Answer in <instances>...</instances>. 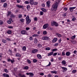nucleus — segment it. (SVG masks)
Masks as SVG:
<instances>
[{"mask_svg": "<svg viewBox=\"0 0 77 77\" xmlns=\"http://www.w3.org/2000/svg\"><path fill=\"white\" fill-rule=\"evenodd\" d=\"M14 59H13L12 60H11V63H14Z\"/></svg>", "mask_w": 77, "mask_h": 77, "instance_id": "13d9d810", "label": "nucleus"}, {"mask_svg": "<svg viewBox=\"0 0 77 77\" xmlns=\"http://www.w3.org/2000/svg\"><path fill=\"white\" fill-rule=\"evenodd\" d=\"M34 20L35 21H38V18L36 17H35L34 18Z\"/></svg>", "mask_w": 77, "mask_h": 77, "instance_id": "ea45409f", "label": "nucleus"}, {"mask_svg": "<svg viewBox=\"0 0 77 77\" xmlns=\"http://www.w3.org/2000/svg\"><path fill=\"white\" fill-rule=\"evenodd\" d=\"M58 50L56 48H54L52 50V51H57Z\"/></svg>", "mask_w": 77, "mask_h": 77, "instance_id": "f704fd0d", "label": "nucleus"}, {"mask_svg": "<svg viewBox=\"0 0 77 77\" xmlns=\"http://www.w3.org/2000/svg\"><path fill=\"white\" fill-rule=\"evenodd\" d=\"M51 62H53V61H54V60L53 59V58H51Z\"/></svg>", "mask_w": 77, "mask_h": 77, "instance_id": "338daca9", "label": "nucleus"}, {"mask_svg": "<svg viewBox=\"0 0 77 77\" xmlns=\"http://www.w3.org/2000/svg\"><path fill=\"white\" fill-rule=\"evenodd\" d=\"M34 74L32 72H29V75H31V76H33Z\"/></svg>", "mask_w": 77, "mask_h": 77, "instance_id": "473e14b6", "label": "nucleus"}, {"mask_svg": "<svg viewBox=\"0 0 77 77\" xmlns=\"http://www.w3.org/2000/svg\"><path fill=\"white\" fill-rule=\"evenodd\" d=\"M17 7V8H23V6L21 5H16Z\"/></svg>", "mask_w": 77, "mask_h": 77, "instance_id": "f8f14e48", "label": "nucleus"}, {"mask_svg": "<svg viewBox=\"0 0 77 77\" xmlns=\"http://www.w3.org/2000/svg\"><path fill=\"white\" fill-rule=\"evenodd\" d=\"M76 20V19L75 18H73L72 19V20L73 21H75Z\"/></svg>", "mask_w": 77, "mask_h": 77, "instance_id": "0e129e2a", "label": "nucleus"}, {"mask_svg": "<svg viewBox=\"0 0 77 77\" xmlns=\"http://www.w3.org/2000/svg\"><path fill=\"white\" fill-rule=\"evenodd\" d=\"M62 56H65V52H62Z\"/></svg>", "mask_w": 77, "mask_h": 77, "instance_id": "c03bdc74", "label": "nucleus"}, {"mask_svg": "<svg viewBox=\"0 0 77 77\" xmlns=\"http://www.w3.org/2000/svg\"><path fill=\"white\" fill-rule=\"evenodd\" d=\"M43 35H46L47 34V31H44L43 32Z\"/></svg>", "mask_w": 77, "mask_h": 77, "instance_id": "7c9ffc66", "label": "nucleus"}, {"mask_svg": "<svg viewBox=\"0 0 77 77\" xmlns=\"http://www.w3.org/2000/svg\"><path fill=\"white\" fill-rule=\"evenodd\" d=\"M70 54H71V53H70V52H67L66 53V56H69L70 55Z\"/></svg>", "mask_w": 77, "mask_h": 77, "instance_id": "ddd939ff", "label": "nucleus"}, {"mask_svg": "<svg viewBox=\"0 0 77 77\" xmlns=\"http://www.w3.org/2000/svg\"><path fill=\"white\" fill-rule=\"evenodd\" d=\"M51 65V62H49V64L47 66H50Z\"/></svg>", "mask_w": 77, "mask_h": 77, "instance_id": "5fc2aeb1", "label": "nucleus"}, {"mask_svg": "<svg viewBox=\"0 0 77 77\" xmlns=\"http://www.w3.org/2000/svg\"><path fill=\"white\" fill-rule=\"evenodd\" d=\"M2 41L4 43V44H5L6 43V40H5L4 39H2Z\"/></svg>", "mask_w": 77, "mask_h": 77, "instance_id": "6ab92c4d", "label": "nucleus"}, {"mask_svg": "<svg viewBox=\"0 0 77 77\" xmlns=\"http://www.w3.org/2000/svg\"><path fill=\"white\" fill-rule=\"evenodd\" d=\"M38 50L37 49H33L32 50V53H36V52H38Z\"/></svg>", "mask_w": 77, "mask_h": 77, "instance_id": "423d86ee", "label": "nucleus"}, {"mask_svg": "<svg viewBox=\"0 0 77 77\" xmlns=\"http://www.w3.org/2000/svg\"><path fill=\"white\" fill-rule=\"evenodd\" d=\"M24 69H29V67L26 66L24 68Z\"/></svg>", "mask_w": 77, "mask_h": 77, "instance_id": "c756f323", "label": "nucleus"}, {"mask_svg": "<svg viewBox=\"0 0 77 77\" xmlns=\"http://www.w3.org/2000/svg\"><path fill=\"white\" fill-rule=\"evenodd\" d=\"M20 21H21V22H22V23H23L24 21V20L23 19H20Z\"/></svg>", "mask_w": 77, "mask_h": 77, "instance_id": "c9c22d12", "label": "nucleus"}, {"mask_svg": "<svg viewBox=\"0 0 77 77\" xmlns=\"http://www.w3.org/2000/svg\"><path fill=\"white\" fill-rule=\"evenodd\" d=\"M51 25L52 26H56V27H57V26H59V24H58V23H57L56 22L54 21H52Z\"/></svg>", "mask_w": 77, "mask_h": 77, "instance_id": "7ed1b4c3", "label": "nucleus"}, {"mask_svg": "<svg viewBox=\"0 0 77 77\" xmlns=\"http://www.w3.org/2000/svg\"><path fill=\"white\" fill-rule=\"evenodd\" d=\"M38 36V35L36 34H34L32 35V36L33 37H35L36 36Z\"/></svg>", "mask_w": 77, "mask_h": 77, "instance_id": "8fccbe9b", "label": "nucleus"}, {"mask_svg": "<svg viewBox=\"0 0 77 77\" xmlns=\"http://www.w3.org/2000/svg\"><path fill=\"white\" fill-rule=\"evenodd\" d=\"M50 2L49 1L47 2V5L48 6H50Z\"/></svg>", "mask_w": 77, "mask_h": 77, "instance_id": "4be33fe9", "label": "nucleus"}, {"mask_svg": "<svg viewBox=\"0 0 77 77\" xmlns=\"http://www.w3.org/2000/svg\"><path fill=\"white\" fill-rule=\"evenodd\" d=\"M6 0H1V2L2 3H3L4 2H5L6 1Z\"/></svg>", "mask_w": 77, "mask_h": 77, "instance_id": "09e8293b", "label": "nucleus"}, {"mask_svg": "<svg viewBox=\"0 0 77 77\" xmlns=\"http://www.w3.org/2000/svg\"><path fill=\"white\" fill-rule=\"evenodd\" d=\"M57 41V38H55L52 40V42L53 43H54V42H56Z\"/></svg>", "mask_w": 77, "mask_h": 77, "instance_id": "9d476101", "label": "nucleus"}, {"mask_svg": "<svg viewBox=\"0 0 77 77\" xmlns=\"http://www.w3.org/2000/svg\"><path fill=\"white\" fill-rule=\"evenodd\" d=\"M21 33L22 34V35H28L27 32H26V31L23 30L21 32Z\"/></svg>", "mask_w": 77, "mask_h": 77, "instance_id": "39448f33", "label": "nucleus"}, {"mask_svg": "<svg viewBox=\"0 0 77 77\" xmlns=\"http://www.w3.org/2000/svg\"><path fill=\"white\" fill-rule=\"evenodd\" d=\"M38 42V40L36 38L34 39V43L35 44H36Z\"/></svg>", "mask_w": 77, "mask_h": 77, "instance_id": "4468645a", "label": "nucleus"}, {"mask_svg": "<svg viewBox=\"0 0 77 77\" xmlns=\"http://www.w3.org/2000/svg\"><path fill=\"white\" fill-rule=\"evenodd\" d=\"M4 71L5 72H6V73H8L9 72V71H8V69H4Z\"/></svg>", "mask_w": 77, "mask_h": 77, "instance_id": "2f4dec72", "label": "nucleus"}, {"mask_svg": "<svg viewBox=\"0 0 77 77\" xmlns=\"http://www.w3.org/2000/svg\"><path fill=\"white\" fill-rule=\"evenodd\" d=\"M56 35L57 36H58V37H60H60H61V35H60V34L57 33Z\"/></svg>", "mask_w": 77, "mask_h": 77, "instance_id": "393cba45", "label": "nucleus"}, {"mask_svg": "<svg viewBox=\"0 0 77 77\" xmlns=\"http://www.w3.org/2000/svg\"><path fill=\"white\" fill-rule=\"evenodd\" d=\"M7 23H8V24H11V21L8 20L7 21Z\"/></svg>", "mask_w": 77, "mask_h": 77, "instance_id": "49530a36", "label": "nucleus"}, {"mask_svg": "<svg viewBox=\"0 0 77 77\" xmlns=\"http://www.w3.org/2000/svg\"><path fill=\"white\" fill-rule=\"evenodd\" d=\"M61 68H62V69H63V70H64V71H67V70L68 69L67 68L63 67H61Z\"/></svg>", "mask_w": 77, "mask_h": 77, "instance_id": "2eb2a0df", "label": "nucleus"}, {"mask_svg": "<svg viewBox=\"0 0 77 77\" xmlns=\"http://www.w3.org/2000/svg\"><path fill=\"white\" fill-rule=\"evenodd\" d=\"M46 50H50V48H45Z\"/></svg>", "mask_w": 77, "mask_h": 77, "instance_id": "37998d69", "label": "nucleus"}, {"mask_svg": "<svg viewBox=\"0 0 77 77\" xmlns=\"http://www.w3.org/2000/svg\"><path fill=\"white\" fill-rule=\"evenodd\" d=\"M29 29H30V28L29 27L26 28V30H29Z\"/></svg>", "mask_w": 77, "mask_h": 77, "instance_id": "e2e57ef3", "label": "nucleus"}, {"mask_svg": "<svg viewBox=\"0 0 77 77\" xmlns=\"http://www.w3.org/2000/svg\"><path fill=\"white\" fill-rule=\"evenodd\" d=\"M75 35L72 36V37H71V39H75Z\"/></svg>", "mask_w": 77, "mask_h": 77, "instance_id": "bb28decb", "label": "nucleus"}, {"mask_svg": "<svg viewBox=\"0 0 77 77\" xmlns=\"http://www.w3.org/2000/svg\"><path fill=\"white\" fill-rule=\"evenodd\" d=\"M3 6L4 7H6V6H7V3H5L4 4Z\"/></svg>", "mask_w": 77, "mask_h": 77, "instance_id": "58836bf2", "label": "nucleus"}, {"mask_svg": "<svg viewBox=\"0 0 77 77\" xmlns=\"http://www.w3.org/2000/svg\"><path fill=\"white\" fill-rule=\"evenodd\" d=\"M40 14L41 15H44V12L42 11H40Z\"/></svg>", "mask_w": 77, "mask_h": 77, "instance_id": "e433bc0d", "label": "nucleus"}, {"mask_svg": "<svg viewBox=\"0 0 77 77\" xmlns=\"http://www.w3.org/2000/svg\"><path fill=\"white\" fill-rule=\"evenodd\" d=\"M53 54V52H50L49 53H48V56H52Z\"/></svg>", "mask_w": 77, "mask_h": 77, "instance_id": "1a4fd4ad", "label": "nucleus"}, {"mask_svg": "<svg viewBox=\"0 0 77 77\" xmlns=\"http://www.w3.org/2000/svg\"><path fill=\"white\" fill-rule=\"evenodd\" d=\"M8 27V28H9V29H12L14 27L12 26H9Z\"/></svg>", "mask_w": 77, "mask_h": 77, "instance_id": "de8ad7c7", "label": "nucleus"}, {"mask_svg": "<svg viewBox=\"0 0 77 77\" xmlns=\"http://www.w3.org/2000/svg\"><path fill=\"white\" fill-rule=\"evenodd\" d=\"M3 76H4V77H9V75H8V74H7L4 73V74H3Z\"/></svg>", "mask_w": 77, "mask_h": 77, "instance_id": "9b49d317", "label": "nucleus"}, {"mask_svg": "<svg viewBox=\"0 0 77 77\" xmlns=\"http://www.w3.org/2000/svg\"><path fill=\"white\" fill-rule=\"evenodd\" d=\"M37 56L38 57V58H39V59H41V55L40 54H38L37 55Z\"/></svg>", "mask_w": 77, "mask_h": 77, "instance_id": "aec40b11", "label": "nucleus"}, {"mask_svg": "<svg viewBox=\"0 0 77 77\" xmlns=\"http://www.w3.org/2000/svg\"><path fill=\"white\" fill-rule=\"evenodd\" d=\"M38 47L39 48L41 47H42V45L41 44H38Z\"/></svg>", "mask_w": 77, "mask_h": 77, "instance_id": "72a5a7b5", "label": "nucleus"}, {"mask_svg": "<svg viewBox=\"0 0 77 77\" xmlns=\"http://www.w3.org/2000/svg\"><path fill=\"white\" fill-rule=\"evenodd\" d=\"M26 46H24L22 48V50H23V51H26Z\"/></svg>", "mask_w": 77, "mask_h": 77, "instance_id": "412c9836", "label": "nucleus"}, {"mask_svg": "<svg viewBox=\"0 0 77 77\" xmlns=\"http://www.w3.org/2000/svg\"><path fill=\"white\" fill-rule=\"evenodd\" d=\"M8 14H7V16H9V15L11 14V13L10 11H8Z\"/></svg>", "mask_w": 77, "mask_h": 77, "instance_id": "603ef678", "label": "nucleus"}, {"mask_svg": "<svg viewBox=\"0 0 77 77\" xmlns=\"http://www.w3.org/2000/svg\"><path fill=\"white\" fill-rule=\"evenodd\" d=\"M38 4V3L37 2H34V5H37Z\"/></svg>", "mask_w": 77, "mask_h": 77, "instance_id": "a19ab883", "label": "nucleus"}, {"mask_svg": "<svg viewBox=\"0 0 77 77\" xmlns=\"http://www.w3.org/2000/svg\"><path fill=\"white\" fill-rule=\"evenodd\" d=\"M42 11H43V12H47V10L45 8H42Z\"/></svg>", "mask_w": 77, "mask_h": 77, "instance_id": "dca6fc26", "label": "nucleus"}, {"mask_svg": "<svg viewBox=\"0 0 77 77\" xmlns=\"http://www.w3.org/2000/svg\"><path fill=\"white\" fill-rule=\"evenodd\" d=\"M49 37L47 36H44L42 38V39L45 41H48V40H49Z\"/></svg>", "mask_w": 77, "mask_h": 77, "instance_id": "20e7f679", "label": "nucleus"}, {"mask_svg": "<svg viewBox=\"0 0 77 77\" xmlns=\"http://www.w3.org/2000/svg\"><path fill=\"white\" fill-rule=\"evenodd\" d=\"M76 8V7H71L69 8V10L71 12H72L73 10V9H75Z\"/></svg>", "mask_w": 77, "mask_h": 77, "instance_id": "0eeeda50", "label": "nucleus"}, {"mask_svg": "<svg viewBox=\"0 0 77 77\" xmlns=\"http://www.w3.org/2000/svg\"><path fill=\"white\" fill-rule=\"evenodd\" d=\"M42 7H45V4H42Z\"/></svg>", "mask_w": 77, "mask_h": 77, "instance_id": "774afa93", "label": "nucleus"}, {"mask_svg": "<svg viewBox=\"0 0 77 77\" xmlns=\"http://www.w3.org/2000/svg\"><path fill=\"white\" fill-rule=\"evenodd\" d=\"M34 2L33 1H30V3L31 5H34Z\"/></svg>", "mask_w": 77, "mask_h": 77, "instance_id": "a211bd4d", "label": "nucleus"}, {"mask_svg": "<svg viewBox=\"0 0 77 77\" xmlns=\"http://www.w3.org/2000/svg\"><path fill=\"white\" fill-rule=\"evenodd\" d=\"M57 53H55L54 54H53V56H56V55H57Z\"/></svg>", "mask_w": 77, "mask_h": 77, "instance_id": "6e6d98bb", "label": "nucleus"}, {"mask_svg": "<svg viewBox=\"0 0 77 77\" xmlns=\"http://www.w3.org/2000/svg\"><path fill=\"white\" fill-rule=\"evenodd\" d=\"M29 39L30 41L32 40H33V38H32V37H30L29 38Z\"/></svg>", "mask_w": 77, "mask_h": 77, "instance_id": "bf43d9fd", "label": "nucleus"}, {"mask_svg": "<svg viewBox=\"0 0 77 77\" xmlns=\"http://www.w3.org/2000/svg\"><path fill=\"white\" fill-rule=\"evenodd\" d=\"M48 24H46L43 26V27L44 29H46V28H47V27H48Z\"/></svg>", "mask_w": 77, "mask_h": 77, "instance_id": "6e6552de", "label": "nucleus"}, {"mask_svg": "<svg viewBox=\"0 0 77 77\" xmlns=\"http://www.w3.org/2000/svg\"><path fill=\"white\" fill-rule=\"evenodd\" d=\"M33 61L34 63H36V62H38V60L36 59L33 60Z\"/></svg>", "mask_w": 77, "mask_h": 77, "instance_id": "c85d7f7f", "label": "nucleus"}, {"mask_svg": "<svg viewBox=\"0 0 77 77\" xmlns=\"http://www.w3.org/2000/svg\"><path fill=\"white\" fill-rule=\"evenodd\" d=\"M17 3H20L21 2V0H17Z\"/></svg>", "mask_w": 77, "mask_h": 77, "instance_id": "69168bd1", "label": "nucleus"}, {"mask_svg": "<svg viewBox=\"0 0 77 77\" xmlns=\"http://www.w3.org/2000/svg\"><path fill=\"white\" fill-rule=\"evenodd\" d=\"M48 77H51V74L48 75Z\"/></svg>", "mask_w": 77, "mask_h": 77, "instance_id": "680f3d73", "label": "nucleus"}, {"mask_svg": "<svg viewBox=\"0 0 77 77\" xmlns=\"http://www.w3.org/2000/svg\"><path fill=\"white\" fill-rule=\"evenodd\" d=\"M16 56L17 57H21V55L18 53H17L16 54Z\"/></svg>", "mask_w": 77, "mask_h": 77, "instance_id": "a878e982", "label": "nucleus"}, {"mask_svg": "<svg viewBox=\"0 0 77 77\" xmlns=\"http://www.w3.org/2000/svg\"><path fill=\"white\" fill-rule=\"evenodd\" d=\"M27 62L29 63H31V61L29 60H27Z\"/></svg>", "mask_w": 77, "mask_h": 77, "instance_id": "79ce46f5", "label": "nucleus"}, {"mask_svg": "<svg viewBox=\"0 0 77 77\" xmlns=\"http://www.w3.org/2000/svg\"><path fill=\"white\" fill-rule=\"evenodd\" d=\"M26 8L27 9H30V5H28L26 7Z\"/></svg>", "mask_w": 77, "mask_h": 77, "instance_id": "3c124183", "label": "nucleus"}, {"mask_svg": "<svg viewBox=\"0 0 77 77\" xmlns=\"http://www.w3.org/2000/svg\"><path fill=\"white\" fill-rule=\"evenodd\" d=\"M18 17L19 18H21V17H22V15L21 14H19L18 15Z\"/></svg>", "mask_w": 77, "mask_h": 77, "instance_id": "a18cd8bd", "label": "nucleus"}, {"mask_svg": "<svg viewBox=\"0 0 77 77\" xmlns=\"http://www.w3.org/2000/svg\"><path fill=\"white\" fill-rule=\"evenodd\" d=\"M63 9H64V10H65V11H67V10H68V8L65 7L63 8Z\"/></svg>", "mask_w": 77, "mask_h": 77, "instance_id": "864d4df0", "label": "nucleus"}, {"mask_svg": "<svg viewBox=\"0 0 77 77\" xmlns=\"http://www.w3.org/2000/svg\"><path fill=\"white\" fill-rule=\"evenodd\" d=\"M3 24V21L1 20H0V24Z\"/></svg>", "mask_w": 77, "mask_h": 77, "instance_id": "052dcab7", "label": "nucleus"}, {"mask_svg": "<svg viewBox=\"0 0 77 77\" xmlns=\"http://www.w3.org/2000/svg\"><path fill=\"white\" fill-rule=\"evenodd\" d=\"M7 33L8 34H11V33H12V31L10 30H9L7 31Z\"/></svg>", "mask_w": 77, "mask_h": 77, "instance_id": "5701e85b", "label": "nucleus"}, {"mask_svg": "<svg viewBox=\"0 0 77 77\" xmlns=\"http://www.w3.org/2000/svg\"><path fill=\"white\" fill-rule=\"evenodd\" d=\"M25 4H29L30 2L28 1H26L25 2Z\"/></svg>", "mask_w": 77, "mask_h": 77, "instance_id": "cd10ccee", "label": "nucleus"}, {"mask_svg": "<svg viewBox=\"0 0 77 77\" xmlns=\"http://www.w3.org/2000/svg\"><path fill=\"white\" fill-rule=\"evenodd\" d=\"M39 75H44V74L43 73H41L39 74Z\"/></svg>", "mask_w": 77, "mask_h": 77, "instance_id": "4d7b16f0", "label": "nucleus"}, {"mask_svg": "<svg viewBox=\"0 0 77 77\" xmlns=\"http://www.w3.org/2000/svg\"><path fill=\"white\" fill-rule=\"evenodd\" d=\"M59 2H60V0H57L56 2L53 5V9L55 11H56L57 10V6H58V4Z\"/></svg>", "mask_w": 77, "mask_h": 77, "instance_id": "f257e3e1", "label": "nucleus"}, {"mask_svg": "<svg viewBox=\"0 0 77 77\" xmlns=\"http://www.w3.org/2000/svg\"><path fill=\"white\" fill-rule=\"evenodd\" d=\"M76 71H77V70H74L73 71H72V73H75L76 72Z\"/></svg>", "mask_w": 77, "mask_h": 77, "instance_id": "4c0bfd02", "label": "nucleus"}, {"mask_svg": "<svg viewBox=\"0 0 77 77\" xmlns=\"http://www.w3.org/2000/svg\"><path fill=\"white\" fill-rule=\"evenodd\" d=\"M26 24H30V21H31V20L29 18V16H27L26 17Z\"/></svg>", "mask_w": 77, "mask_h": 77, "instance_id": "f03ea898", "label": "nucleus"}, {"mask_svg": "<svg viewBox=\"0 0 77 77\" xmlns=\"http://www.w3.org/2000/svg\"><path fill=\"white\" fill-rule=\"evenodd\" d=\"M51 73H52V74H57V71H51Z\"/></svg>", "mask_w": 77, "mask_h": 77, "instance_id": "f3484780", "label": "nucleus"}, {"mask_svg": "<svg viewBox=\"0 0 77 77\" xmlns=\"http://www.w3.org/2000/svg\"><path fill=\"white\" fill-rule=\"evenodd\" d=\"M62 63L63 65H65V64H66V61L65 60H63L62 61Z\"/></svg>", "mask_w": 77, "mask_h": 77, "instance_id": "b1692460", "label": "nucleus"}]
</instances>
